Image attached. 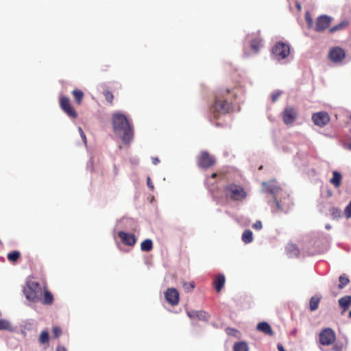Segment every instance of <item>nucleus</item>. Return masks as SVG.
<instances>
[{
  "label": "nucleus",
  "instance_id": "obj_17",
  "mask_svg": "<svg viewBox=\"0 0 351 351\" xmlns=\"http://www.w3.org/2000/svg\"><path fill=\"white\" fill-rule=\"evenodd\" d=\"M256 329L258 331L263 332L265 335L272 336L274 335V332L271 326L266 322H262L258 324L256 326Z\"/></svg>",
  "mask_w": 351,
  "mask_h": 351
},
{
  "label": "nucleus",
  "instance_id": "obj_4",
  "mask_svg": "<svg viewBox=\"0 0 351 351\" xmlns=\"http://www.w3.org/2000/svg\"><path fill=\"white\" fill-rule=\"evenodd\" d=\"M223 193L226 199L236 202L243 201L247 195L242 186L234 183L226 185L223 188Z\"/></svg>",
  "mask_w": 351,
  "mask_h": 351
},
{
  "label": "nucleus",
  "instance_id": "obj_34",
  "mask_svg": "<svg viewBox=\"0 0 351 351\" xmlns=\"http://www.w3.org/2000/svg\"><path fill=\"white\" fill-rule=\"evenodd\" d=\"M20 252L18 251H13L8 254V259L12 262H16L20 257Z\"/></svg>",
  "mask_w": 351,
  "mask_h": 351
},
{
  "label": "nucleus",
  "instance_id": "obj_2",
  "mask_svg": "<svg viewBox=\"0 0 351 351\" xmlns=\"http://www.w3.org/2000/svg\"><path fill=\"white\" fill-rule=\"evenodd\" d=\"M112 122L114 132L121 136L123 143H130L134 132L127 117L121 113H115L112 116Z\"/></svg>",
  "mask_w": 351,
  "mask_h": 351
},
{
  "label": "nucleus",
  "instance_id": "obj_10",
  "mask_svg": "<svg viewBox=\"0 0 351 351\" xmlns=\"http://www.w3.org/2000/svg\"><path fill=\"white\" fill-rule=\"evenodd\" d=\"M312 121L315 125L322 128L330 122V117L328 112L322 111L313 113L312 114Z\"/></svg>",
  "mask_w": 351,
  "mask_h": 351
},
{
  "label": "nucleus",
  "instance_id": "obj_18",
  "mask_svg": "<svg viewBox=\"0 0 351 351\" xmlns=\"http://www.w3.org/2000/svg\"><path fill=\"white\" fill-rule=\"evenodd\" d=\"M341 179H342L341 174L337 171H334L332 172V177L330 180V183L332 185H333V186L335 188H339L341 184Z\"/></svg>",
  "mask_w": 351,
  "mask_h": 351
},
{
  "label": "nucleus",
  "instance_id": "obj_14",
  "mask_svg": "<svg viewBox=\"0 0 351 351\" xmlns=\"http://www.w3.org/2000/svg\"><path fill=\"white\" fill-rule=\"evenodd\" d=\"M329 58L332 62H339L345 58V52L340 47H335L329 52Z\"/></svg>",
  "mask_w": 351,
  "mask_h": 351
},
{
  "label": "nucleus",
  "instance_id": "obj_6",
  "mask_svg": "<svg viewBox=\"0 0 351 351\" xmlns=\"http://www.w3.org/2000/svg\"><path fill=\"white\" fill-rule=\"evenodd\" d=\"M271 53L277 60L285 59L290 53V47L287 43L278 42L272 47Z\"/></svg>",
  "mask_w": 351,
  "mask_h": 351
},
{
  "label": "nucleus",
  "instance_id": "obj_56",
  "mask_svg": "<svg viewBox=\"0 0 351 351\" xmlns=\"http://www.w3.org/2000/svg\"><path fill=\"white\" fill-rule=\"evenodd\" d=\"M350 119H351V114H350Z\"/></svg>",
  "mask_w": 351,
  "mask_h": 351
},
{
  "label": "nucleus",
  "instance_id": "obj_41",
  "mask_svg": "<svg viewBox=\"0 0 351 351\" xmlns=\"http://www.w3.org/2000/svg\"><path fill=\"white\" fill-rule=\"evenodd\" d=\"M79 131H80V135L83 139V141L84 143H86V135L84 134V132H83V130H82L81 128H79Z\"/></svg>",
  "mask_w": 351,
  "mask_h": 351
},
{
  "label": "nucleus",
  "instance_id": "obj_21",
  "mask_svg": "<svg viewBox=\"0 0 351 351\" xmlns=\"http://www.w3.org/2000/svg\"><path fill=\"white\" fill-rule=\"evenodd\" d=\"M349 24V22L347 20H343L341 21L339 24L330 27L329 29L330 33H334L337 31L342 30L345 29Z\"/></svg>",
  "mask_w": 351,
  "mask_h": 351
},
{
  "label": "nucleus",
  "instance_id": "obj_13",
  "mask_svg": "<svg viewBox=\"0 0 351 351\" xmlns=\"http://www.w3.org/2000/svg\"><path fill=\"white\" fill-rule=\"evenodd\" d=\"M118 237L121 239V242L128 246H134L136 242V238L134 234L128 233L124 231H119L118 232Z\"/></svg>",
  "mask_w": 351,
  "mask_h": 351
},
{
  "label": "nucleus",
  "instance_id": "obj_53",
  "mask_svg": "<svg viewBox=\"0 0 351 351\" xmlns=\"http://www.w3.org/2000/svg\"><path fill=\"white\" fill-rule=\"evenodd\" d=\"M263 169V166H261V167L258 168V169H259V170H261V169Z\"/></svg>",
  "mask_w": 351,
  "mask_h": 351
},
{
  "label": "nucleus",
  "instance_id": "obj_27",
  "mask_svg": "<svg viewBox=\"0 0 351 351\" xmlns=\"http://www.w3.org/2000/svg\"><path fill=\"white\" fill-rule=\"evenodd\" d=\"M242 240L245 243H250L253 241L252 232L250 230H246L242 234Z\"/></svg>",
  "mask_w": 351,
  "mask_h": 351
},
{
  "label": "nucleus",
  "instance_id": "obj_46",
  "mask_svg": "<svg viewBox=\"0 0 351 351\" xmlns=\"http://www.w3.org/2000/svg\"><path fill=\"white\" fill-rule=\"evenodd\" d=\"M159 162H160V160L158 158H156V157L152 158V162L154 165H157L159 163Z\"/></svg>",
  "mask_w": 351,
  "mask_h": 351
},
{
  "label": "nucleus",
  "instance_id": "obj_19",
  "mask_svg": "<svg viewBox=\"0 0 351 351\" xmlns=\"http://www.w3.org/2000/svg\"><path fill=\"white\" fill-rule=\"evenodd\" d=\"M287 253L290 257H298L300 250L298 247L293 243L288 244L286 247Z\"/></svg>",
  "mask_w": 351,
  "mask_h": 351
},
{
  "label": "nucleus",
  "instance_id": "obj_36",
  "mask_svg": "<svg viewBox=\"0 0 351 351\" xmlns=\"http://www.w3.org/2000/svg\"><path fill=\"white\" fill-rule=\"evenodd\" d=\"M305 21L306 22L308 28H309V29L313 28L314 29L315 26H314L313 19L311 18L310 13L308 12L305 14Z\"/></svg>",
  "mask_w": 351,
  "mask_h": 351
},
{
  "label": "nucleus",
  "instance_id": "obj_23",
  "mask_svg": "<svg viewBox=\"0 0 351 351\" xmlns=\"http://www.w3.org/2000/svg\"><path fill=\"white\" fill-rule=\"evenodd\" d=\"M339 306L344 310L348 308L351 304V296H344L339 300Z\"/></svg>",
  "mask_w": 351,
  "mask_h": 351
},
{
  "label": "nucleus",
  "instance_id": "obj_15",
  "mask_svg": "<svg viewBox=\"0 0 351 351\" xmlns=\"http://www.w3.org/2000/svg\"><path fill=\"white\" fill-rule=\"evenodd\" d=\"M187 315L191 319H199L202 321H207L208 319V314L204 311H187Z\"/></svg>",
  "mask_w": 351,
  "mask_h": 351
},
{
  "label": "nucleus",
  "instance_id": "obj_8",
  "mask_svg": "<svg viewBox=\"0 0 351 351\" xmlns=\"http://www.w3.org/2000/svg\"><path fill=\"white\" fill-rule=\"evenodd\" d=\"M60 106L61 109L71 118L77 117V113L72 106L71 101L68 97L60 95L59 97Z\"/></svg>",
  "mask_w": 351,
  "mask_h": 351
},
{
  "label": "nucleus",
  "instance_id": "obj_32",
  "mask_svg": "<svg viewBox=\"0 0 351 351\" xmlns=\"http://www.w3.org/2000/svg\"><path fill=\"white\" fill-rule=\"evenodd\" d=\"M339 285L338 287L339 289H343L345 286H346L350 282V280L345 274L341 275L339 276Z\"/></svg>",
  "mask_w": 351,
  "mask_h": 351
},
{
  "label": "nucleus",
  "instance_id": "obj_3",
  "mask_svg": "<svg viewBox=\"0 0 351 351\" xmlns=\"http://www.w3.org/2000/svg\"><path fill=\"white\" fill-rule=\"evenodd\" d=\"M26 299L32 302H38L42 299L43 289L39 282L29 279L23 289Z\"/></svg>",
  "mask_w": 351,
  "mask_h": 351
},
{
  "label": "nucleus",
  "instance_id": "obj_45",
  "mask_svg": "<svg viewBox=\"0 0 351 351\" xmlns=\"http://www.w3.org/2000/svg\"><path fill=\"white\" fill-rule=\"evenodd\" d=\"M56 351H67V350L64 346H59L56 348Z\"/></svg>",
  "mask_w": 351,
  "mask_h": 351
},
{
  "label": "nucleus",
  "instance_id": "obj_49",
  "mask_svg": "<svg viewBox=\"0 0 351 351\" xmlns=\"http://www.w3.org/2000/svg\"><path fill=\"white\" fill-rule=\"evenodd\" d=\"M217 175L218 174L217 173H213L211 174L210 178H213V179L216 178L217 177Z\"/></svg>",
  "mask_w": 351,
  "mask_h": 351
},
{
  "label": "nucleus",
  "instance_id": "obj_44",
  "mask_svg": "<svg viewBox=\"0 0 351 351\" xmlns=\"http://www.w3.org/2000/svg\"><path fill=\"white\" fill-rule=\"evenodd\" d=\"M147 185L151 190L154 189V185H153V184L151 181V179L149 178H147Z\"/></svg>",
  "mask_w": 351,
  "mask_h": 351
},
{
  "label": "nucleus",
  "instance_id": "obj_1",
  "mask_svg": "<svg viewBox=\"0 0 351 351\" xmlns=\"http://www.w3.org/2000/svg\"><path fill=\"white\" fill-rule=\"evenodd\" d=\"M237 95L235 88H221L217 91L215 101L210 107V112L215 119L232 110V103Z\"/></svg>",
  "mask_w": 351,
  "mask_h": 351
},
{
  "label": "nucleus",
  "instance_id": "obj_47",
  "mask_svg": "<svg viewBox=\"0 0 351 351\" xmlns=\"http://www.w3.org/2000/svg\"><path fill=\"white\" fill-rule=\"evenodd\" d=\"M277 348H278V351H285L283 346L280 343L278 344Z\"/></svg>",
  "mask_w": 351,
  "mask_h": 351
},
{
  "label": "nucleus",
  "instance_id": "obj_52",
  "mask_svg": "<svg viewBox=\"0 0 351 351\" xmlns=\"http://www.w3.org/2000/svg\"><path fill=\"white\" fill-rule=\"evenodd\" d=\"M298 8L299 10H300L301 7H300V5H298Z\"/></svg>",
  "mask_w": 351,
  "mask_h": 351
},
{
  "label": "nucleus",
  "instance_id": "obj_39",
  "mask_svg": "<svg viewBox=\"0 0 351 351\" xmlns=\"http://www.w3.org/2000/svg\"><path fill=\"white\" fill-rule=\"evenodd\" d=\"M281 93L280 92H276L272 93L271 95V100L273 102H275L278 100V97H280Z\"/></svg>",
  "mask_w": 351,
  "mask_h": 351
},
{
  "label": "nucleus",
  "instance_id": "obj_26",
  "mask_svg": "<svg viewBox=\"0 0 351 351\" xmlns=\"http://www.w3.org/2000/svg\"><path fill=\"white\" fill-rule=\"evenodd\" d=\"M319 302H320L319 298H318L317 296H313L310 299V302H309L310 310L311 311H315L316 309H317Z\"/></svg>",
  "mask_w": 351,
  "mask_h": 351
},
{
  "label": "nucleus",
  "instance_id": "obj_54",
  "mask_svg": "<svg viewBox=\"0 0 351 351\" xmlns=\"http://www.w3.org/2000/svg\"><path fill=\"white\" fill-rule=\"evenodd\" d=\"M349 148L351 149V143L349 145Z\"/></svg>",
  "mask_w": 351,
  "mask_h": 351
},
{
  "label": "nucleus",
  "instance_id": "obj_31",
  "mask_svg": "<svg viewBox=\"0 0 351 351\" xmlns=\"http://www.w3.org/2000/svg\"><path fill=\"white\" fill-rule=\"evenodd\" d=\"M12 330V326L10 323L5 319H0V330Z\"/></svg>",
  "mask_w": 351,
  "mask_h": 351
},
{
  "label": "nucleus",
  "instance_id": "obj_51",
  "mask_svg": "<svg viewBox=\"0 0 351 351\" xmlns=\"http://www.w3.org/2000/svg\"><path fill=\"white\" fill-rule=\"evenodd\" d=\"M208 180H209V178H207L206 179V181H205L206 184H208Z\"/></svg>",
  "mask_w": 351,
  "mask_h": 351
},
{
  "label": "nucleus",
  "instance_id": "obj_11",
  "mask_svg": "<svg viewBox=\"0 0 351 351\" xmlns=\"http://www.w3.org/2000/svg\"><path fill=\"white\" fill-rule=\"evenodd\" d=\"M332 17L327 15H321L316 19L314 30L317 32H322L326 30L332 22Z\"/></svg>",
  "mask_w": 351,
  "mask_h": 351
},
{
  "label": "nucleus",
  "instance_id": "obj_35",
  "mask_svg": "<svg viewBox=\"0 0 351 351\" xmlns=\"http://www.w3.org/2000/svg\"><path fill=\"white\" fill-rule=\"evenodd\" d=\"M182 287L185 291L191 292L195 288V282L193 281L189 282H184L182 283Z\"/></svg>",
  "mask_w": 351,
  "mask_h": 351
},
{
  "label": "nucleus",
  "instance_id": "obj_7",
  "mask_svg": "<svg viewBox=\"0 0 351 351\" xmlns=\"http://www.w3.org/2000/svg\"><path fill=\"white\" fill-rule=\"evenodd\" d=\"M298 112L296 108L292 106L286 107L282 112L283 123L287 125H291L297 120Z\"/></svg>",
  "mask_w": 351,
  "mask_h": 351
},
{
  "label": "nucleus",
  "instance_id": "obj_55",
  "mask_svg": "<svg viewBox=\"0 0 351 351\" xmlns=\"http://www.w3.org/2000/svg\"><path fill=\"white\" fill-rule=\"evenodd\" d=\"M234 332H238L237 330L232 329Z\"/></svg>",
  "mask_w": 351,
  "mask_h": 351
},
{
  "label": "nucleus",
  "instance_id": "obj_50",
  "mask_svg": "<svg viewBox=\"0 0 351 351\" xmlns=\"http://www.w3.org/2000/svg\"><path fill=\"white\" fill-rule=\"evenodd\" d=\"M275 202L276 204V206L279 208L280 206H279L278 202L276 200V199H275Z\"/></svg>",
  "mask_w": 351,
  "mask_h": 351
},
{
  "label": "nucleus",
  "instance_id": "obj_38",
  "mask_svg": "<svg viewBox=\"0 0 351 351\" xmlns=\"http://www.w3.org/2000/svg\"><path fill=\"white\" fill-rule=\"evenodd\" d=\"M344 215L347 219L351 217V201L348 204V205L346 207L344 210Z\"/></svg>",
  "mask_w": 351,
  "mask_h": 351
},
{
  "label": "nucleus",
  "instance_id": "obj_16",
  "mask_svg": "<svg viewBox=\"0 0 351 351\" xmlns=\"http://www.w3.org/2000/svg\"><path fill=\"white\" fill-rule=\"evenodd\" d=\"M225 282L226 278L223 274H219L215 276L213 284L217 293H219L223 288Z\"/></svg>",
  "mask_w": 351,
  "mask_h": 351
},
{
  "label": "nucleus",
  "instance_id": "obj_29",
  "mask_svg": "<svg viewBox=\"0 0 351 351\" xmlns=\"http://www.w3.org/2000/svg\"><path fill=\"white\" fill-rule=\"evenodd\" d=\"M329 211L333 219H338L341 217V210L337 207H332Z\"/></svg>",
  "mask_w": 351,
  "mask_h": 351
},
{
  "label": "nucleus",
  "instance_id": "obj_30",
  "mask_svg": "<svg viewBox=\"0 0 351 351\" xmlns=\"http://www.w3.org/2000/svg\"><path fill=\"white\" fill-rule=\"evenodd\" d=\"M38 341L41 344L48 343L49 341V332L47 330H43L39 335Z\"/></svg>",
  "mask_w": 351,
  "mask_h": 351
},
{
  "label": "nucleus",
  "instance_id": "obj_42",
  "mask_svg": "<svg viewBox=\"0 0 351 351\" xmlns=\"http://www.w3.org/2000/svg\"><path fill=\"white\" fill-rule=\"evenodd\" d=\"M332 350L333 351H341L342 350V346H340V345H335L333 347H332Z\"/></svg>",
  "mask_w": 351,
  "mask_h": 351
},
{
  "label": "nucleus",
  "instance_id": "obj_33",
  "mask_svg": "<svg viewBox=\"0 0 351 351\" xmlns=\"http://www.w3.org/2000/svg\"><path fill=\"white\" fill-rule=\"evenodd\" d=\"M104 97H105V99L107 101V102L110 104V105H112L113 104V99H114V95L112 94V93L110 90H104V93H103Z\"/></svg>",
  "mask_w": 351,
  "mask_h": 351
},
{
  "label": "nucleus",
  "instance_id": "obj_24",
  "mask_svg": "<svg viewBox=\"0 0 351 351\" xmlns=\"http://www.w3.org/2000/svg\"><path fill=\"white\" fill-rule=\"evenodd\" d=\"M153 248V242L151 239H145L141 244V250L143 252H149Z\"/></svg>",
  "mask_w": 351,
  "mask_h": 351
},
{
  "label": "nucleus",
  "instance_id": "obj_48",
  "mask_svg": "<svg viewBox=\"0 0 351 351\" xmlns=\"http://www.w3.org/2000/svg\"><path fill=\"white\" fill-rule=\"evenodd\" d=\"M114 173L115 176L118 175L119 173V169L116 165H114Z\"/></svg>",
  "mask_w": 351,
  "mask_h": 351
},
{
  "label": "nucleus",
  "instance_id": "obj_20",
  "mask_svg": "<svg viewBox=\"0 0 351 351\" xmlns=\"http://www.w3.org/2000/svg\"><path fill=\"white\" fill-rule=\"evenodd\" d=\"M40 301H42V303L45 304H51L53 303V296L49 291H47L46 287H44V296Z\"/></svg>",
  "mask_w": 351,
  "mask_h": 351
},
{
  "label": "nucleus",
  "instance_id": "obj_43",
  "mask_svg": "<svg viewBox=\"0 0 351 351\" xmlns=\"http://www.w3.org/2000/svg\"><path fill=\"white\" fill-rule=\"evenodd\" d=\"M268 191L269 193L273 194V193H275L276 191H278V188L271 186L268 189Z\"/></svg>",
  "mask_w": 351,
  "mask_h": 351
},
{
  "label": "nucleus",
  "instance_id": "obj_12",
  "mask_svg": "<svg viewBox=\"0 0 351 351\" xmlns=\"http://www.w3.org/2000/svg\"><path fill=\"white\" fill-rule=\"evenodd\" d=\"M167 302L171 306H176L180 301V294L175 288H168L165 292Z\"/></svg>",
  "mask_w": 351,
  "mask_h": 351
},
{
  "label": "nucleus",
  "instance_id": "obj_25",
  "mask_svg": "<svg viewBox=\"0 0 351 351\" xmlns=\"http://www.w3.org/2000/svg\"><path fill=\"white\" fill-rule=\"evenodd\" d=\"M72 95L74 97V99L75 101V102L80 105L82 103V101L83 99V97H84V93L82 90H78V89H75L72 91Z\"/></svg>",
  "mask_w": 351,
  "mask_h": 351
},
{
  "label": "nucleus",
  "instance_id": "obj_40",
  "mask_svg": "<svg viewBox=\"0 0 351 351\" xmlns=\"http://www.w3.org/2000/svg\"><path fill=\"white\" fill-rule=\"evenodd\" d=\"M253 228L256 230H261L262 228V223L261 221H256L253 224Z\"/></svg>",
  "mask_w": 351,
  "mask_h": 351
},
{
  "label": "nucleus",
  "instance_id": "obj_5",
  "mask_svg": "<svg viewBox=\"0 0 351 351\" xmlns=\"http://www.w3.org/2000/svg\"><path fill=\"white\" fill-rule=\"evenodd\" d=\"M216 163L215 158L207 151H202L197 157V166L204 169H208Z\"/></svg>",
  "mask_w": 351,
  "mask_h": 351
},
{
  "label": "nucleus",
  "instance_id": "obj_22",
  "mask_svg": "<svg viewBox=\"0 0 351 351\" xmlns=\"http://www.w3.org/2000/svg\"><path fill=\"white\" fill-rule=\"evenodd\" d=\"M250 46L252 49L255 52L257 53L260 48L262 47V39L260 38H255L253 40H252Z\"/></svg>",
  "mask_w": 351,
  "mask_h": 351
},
{
  "label": "nucleus",
  "instance_id": "obj_37",
  "mask_svg": "<svg viewBox=\"0 0 351 351\" xmlns=\"http://www.w3.org/2000/svg\"><path fill=\"white\" fill-rule=\"evenodd\" d=\"M62 330L59 326L52 328V333L54 338H58L62 335Z\"/></svg>",
  "mask_w": 351,
  "mask_h": 351
},
{
  "label": "nucleus",
  "instance_id": "obj_28",
  "mask_svg": "<svg viewBox=\"0 0 351 351\" xmlns=\"http://www.w3.org/2000/svg\"><path fill=\"white\" fill-rule=\"evenodd\" d=\"M234 351H248V346L244 341L237 342L234 345Z\"/></svg>",
  "mask_w": 351,
  "mask_h": 351
},
{
  "label": "nucleus",
  "instance_id": "obj_9",
  "mask_svg": "<svg viewBox=\"0 0 351 351\" xmlns=\"http://www.w3.org/2000/svg\"><path fill=\"white\" fill-rule=\"evenodd\" d=\"M319 339L322 345L329 346L335 342L336 339V335L332 329L326 328L320 332Z\"/></svg>",
  "mask_w": 351,
  "mask_h": 351
}]
</instances>
